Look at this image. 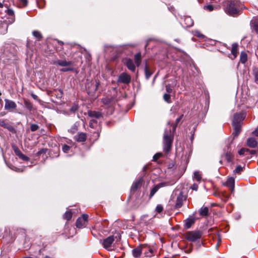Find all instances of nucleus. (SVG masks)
Wrapping results in <instances>:
<instances>
[{
  "instance_id": "40",
  "label": "nucleus",
  "mask_w": 258,
  "mask_h": 258,
  "mask_svg": "<svg viewBox=\"0 0 258 258\" xmlns=\"http://www.w3.org/2000/svg\"><path fill=\"white\" fill-rule=\"evenodd\" d=\"M182 116H183V115H181L180 117H178L176 119V123L173 125V126L172 127V132H173V133H174L175 131L176 127L177 126V124L180 121V120L181 119Z\"/></svg>"
},
{
  "instance_id": "62",
  "label": "nucleus",
  "mask_w": 258,
  "mask_h": 258,
  "mask_svg": "<svg viewBox=\"0 0 258 258\" xmlns=\"http://www.w3.org/2000/svg\"><path fill=\"white\" fill-rule=\"evenodd\" d=\"M255 54L257 56H258V48L257 49V51L255 52Z\"/></svg>"
},
{
  "instance_id": "4",
  "label": "nucleus",
  "mask_w": 258,
  "mask_h": 258,
  "mask_svg": "<svg viewBox=\"0 0 258 258\" xmlns=\"http://www.w3.org/2000/svg\"><path fill=\"white\" fill-rule=\"evenodd\" d=\"M201 233L199 231H189L187 233L186 238L189 241L194 242L200 239Z\"/></svg>"
},
{
  "instance_id": "60",
  "label": "nucleus",
  "mask_w": 258,
  "mask_h": 258,
  "mask_svg": "<svg viewBox=\"0 0 258 258\" xmlns=\"http://www.w3.org/2000/svg\"><path fill=\"white\" fill-rule=\"evenodd\" d=\"M31 96L34 99H37V96L36 95L32 94Z\"/></svg>"
},
{
  "instance_id": "5",
  "label": "nucleus",
  "mask_w": 258,
  "mask_h": 258,
  "mask_svg": "<svg viewBox=\"0 0 258 258\" xmlns=\"http://www.w3.org/2000/svg\"><path fill=\"white\" fill-rule=\"evenodd\" d=\"M114 241V236H110L105 238L102 242V245L104 248L108 250H111L112 244Z\"/></svg>"
},
{
  "instance_id": "28",
  "label": "nucleus",
  "mask_w": 258,
  "mask_h": 258,
  "mask_svg": "<svg viewBox=\"0 0 258 258\" xmlns=\"http://www.w3.org/2000/svg\"><path fill=\"white\" fill-rule=\"evenodd\" d=\"M231 53L233 55V58H235L237 56V54L238 53V45L236 43H234L232 44Z\"/></svg>"
},
{
  "instance_id": "11",
  "label": "nucleus",
  "mask_w": 258,
  "mask_h": 258,
  "mask_svg": "<svg viewBox=\"0 0 258 258\" xmlns=\"http://www.w3.org/2000/svg\"><path fill=\"white\" fill-rule=\"evenodd\" d=\"M244 118L243 114L241 113L235 114L232 120V124H241V122Z\"/></svg>"
},
{
  "instance_id": "64",
  "label": "nucleus",
  "mask_w": 258,
  "mask_h": 258,
  "mask_svg": "<svg viewBox=\"0 0 258 258\" xmlns=\"http://www.w3.org/2000/svg\"><path fill=\"white\" fill-rule=\"evenodd\" d=\"M146 169H147V167H146V166H144V167H143V170H144V171H145Z\"/></svg>"
},
{
  "instance_id": "14",
  "label": "nucleus",
  "mask_w": 258,
  "mask_h": 258,
  "mask_svg": "<svg viewBox=\"0 0 258 258\" xmlns=\"http://www.w3.org/2000/svg\"><path fill=\"white\" fill-rule=\"evenodd\" d=\"M88 115L92 118L100 119L103 118V114L99 111L89 110L88 111Z\"/></svg>"
},
{
  "instance_id": "56",
  "label": "nucleus",
  "mask_w": 258,
  "mask_h": 258,
  "mask_svg": "<svg viewBox=\"0 0 258 258\" xmlns=\"http://www.w3.org/2000/svg\"><path fill=\"white\" fill-rule=\"evenodd\" d=\"M11 169L14 171H16L17 172H22L23 170L21 169L20 168H18L15 167H13V168H11Z\"/></svg>"
},
{
  "instance_id": "45",
  "label": "nucleus",
  "mask_w": 258,
  "mask_h": 258,
  "mask_svg": "<svg viewBox=\"0 0 258 258\" xmlns=\"http://www.w3.org/2000/svg\"><path fill=\"white\" fill-rule=\"evenodd\" d=\"M38 125L36 124H32L30 126V129L32 132H35L37 131L38 129Z\"/></svg>"
},
{
  "instance_id": "59",
  "label": "nucleus",
  "mask_w": 258,
  "mask_h": 258,
  "mask_svg": "<svg viewBox=\"0 0 258 258\" xmlns=\"http://www.w3.org/2000/svg\"><path fill=\"white\" fill-rule=\"evenodd\" d=\"M197 36L200 38H202L204 36L203 34H201L199 32L197 33Z\"/></svg>"
},
{
  "instance_id": "57",
  "label": "nucleus",
  "mask_w": 258,
  "mask_h": 258,
  "mask_svg": "<svg viewBox=\"0 0 258 258\" xmlns=\"http://www.w3.org/2000/svg\"><path fill=\"white\" fill-rule=\"evenodd\" d=\"M0 125L4 127H6L7 124L5 122L4 120H0Z\"/></svg>"
},
{
  "instance_id": "10",
  "label": "nucleus",
  "mask_w": 258,
  "mask_h": 258,
  "mask_svg": "<svg viewBox=\"0 0 258 258\" xmlns=\"http://www.w3.org/2000/svg\"><path fill=\"white\" fill-rule=\"evenodd\" d=\"M5 109L6 110L11 111L12 109H16L17 107V105L16 103L11 100H9L8 99H5Z\"/></svg>"
},
{
  "instance_id": "30",
  "label": "nucleus",
  "mask_w": 258,
  "mask_h": 258,
  "mask_svg": "<svg viewBox=\"0 0 258 258\" xmlns=\"http://www.w3.org/2000/svg\"><path fill=\"white\" fill-rule=\"evenodd\" d=\"M24 105L25 107L28 109L30 111L33 110V106L32 103H31L29 101L25 100L24 101Z\"/></svg>"
},
{
  "instance_id": "19",
  "label": "nucleus",
  "mask_w": 258,
  "mask_h": 258,
  "mask_svg": "<svg viewBox=\"0 0 258 258\" xmlns=\"http://www.w3.org/2000/svg\"><path fill=\"white\" fill-rule=\"evenodd\" d=\"M234 132L232 134L234 138L237 137L241 132V124H232Z\"/></svg>"
},
{
  "instance_id": "31",
  "label": "nucleus",
  "mask_w": 258,
  "mask_h": 258,
  "mask_svg": "<svg viewBox=\"0 0 258 258\" xmlns=\"http://www.w3.org/2000/svg\"><path fill=\"white\" fill-rule=\"evenodd\" d=\"M226 160L228 162H232V159L233 157V154L230 152V151H227L225 155Z\"/></svg>"
},
{
  "instance_id": "52",
  "label": "nucleus",
  "mask_w": 258,
  "mask_h": 258,
  "mask_svg": "<svg viewBox=\"0 0 258 258\" xmlns=\"http://www.w3.org/2000/svg\"><path fill=\"white\" fill-rule=\"evenodd\" d=\"M77 126L76 125H74L72 126V127L70 129V132L74 134L77 131Z\"/></svg>"
},
{
  "instance_id": "1",
  "label": "nucleus",
  "mask_w": 258,
  "mask_h": 258,
  "mask_svg": "<svg viewBox=\"0 0 258 258\" xmlns=\"http://www.w3.org/2000/svg\"><path fill=\"white\" fill-rule=\"evenodd\" d=\"M173 133L170 128L169 131L166 130L165 131L163 137V150L166 153L169 152L171 149L173 140Z\"/></svg>"
},
{
  "instance_id": "39",
  "label": "nucleus",
  "mask_w": 258,
  "mask_h": 258,
  "mask_svg": "<svg viewBox=\"0 0 258 258\" xmlns=\"http://www.w3.org/2000/svg\"><path fill=\"white\" fill-rule=\"evenodd\" d=\"M170 97V95L168 94L165 93L163 95L164 100L168 103L171 102Z\"/></svg>"
},
{
  "instance_id": "6",
  "label": "nucleus",
  "mask_w": 258,
  "mask_h": 258,
  "mask_svg": "<svg viewBox=\"0 0 258 258\" xmlns=\"http://www.w3.org/2000/svg\"><path fill=\"white\" fill-rule=\"evenodd\" d=\"M186 197L183 195V192L180 191L178 195L177 196L176 203L175 205V209H179L183 205V201H185Z\"/></svg>"
},
{
  "instance_id": "20",
  "label": "nucleus",
  "mask_w": 258,
  "mask_h": 258,
  "mask_svg": "<svg viewBox=\"0 0 258 258\" xmlns=\"http://www.w3.org/2000/svg\"><path fill=\"white\" fill-rule=\"evenodd\" d=\"M143 252L142 245L138 246L132 250L133 255L135 257H138L141 255V253Z\"/></svg>"
},
{
  "instance_id": "13",
  "label": "nucleus",
  "mask_w": 258,
  "mask_h": 258,
  "mask_svg": "<svg viewBox=\"0 0 258 258\" xmlns=\"http://www.w3.org/2000/svg\"><path fill=\"white\" fill-rule=\"evenodd\" d=\"M246 145L249 148H254L257 147L258 143L255 138L250 137L247 139L246 141Z\"/></svg>"
},
{
  "instance_id": "18",
  "label": "nucleus",
  "mask_w": 258,
  "mask_h": 258,
  "mask_svg": "<svg viewBox=\"0 0 258 258\" xmlns=\"http://www.w3.org/2000/svg\"><path fill=\"white\" fill-rule=\"evenodd\" d=\"M86 138V134L84 133H80L75 137V140L78 142H85Z\"/></svg>"
},
{
  "instance_id": "36",
  "label": "nucleus",
  "mask_w": 258,
  "mask_h": 258,
  "mask_svg": "<svg viewBox=\"0 0 258 258\" xmlns=\"http://www.w3.org/2000/svg\"><path fill=\"white\" fill-rule=\"evenodd\" d=\"M33 35L38 40H40L42 38V35L39 31H34L33 32Z\"/></svg>"
},
{
  "instance_id": "21",
  "label": "nucleus",
  "mask_w": 258,
  "mask_h": 258,
  "mask_svg": "<svg viewBox=\"0 0 258 258\" xmlns=\"http://www.w3.org/2000/svg\"><path fill=\"white\" fill-rule=\"evenodd\" d=\"M250 26L258 34V20L256 19H252L250 21Z\"/></svg>"
},
{
  "instance_id": "17",
  "label": "nucleus",
  "mask_w": 258,
  "mask_h": 258,
  "mask_svg": "<svg viewBox=\"0 0 258 258\" xmlns=\"http://www.w3.org/2000/svg\"><path fill=\"white\" fill-rule=\"evenodd\" d=\"M73 63L71 61H67L66 60H57L54 62V64L61 67H67L72 65Z\"/></svg>"
},
{
  "instance_id": "41",
  "label": "nucleus",
  "mask_w": 258,
  "mask_h": 258,
  "mask_svg": "<svg viewBox=\"0 0 258 258\" xmlns=\"http://www.w3.org/2000/svg\"><path fill=\"white\" fill-rule=\"evenodd\" d=\"M78 108H79L78 105L76 103H74L73 104V105L71 107L70 111L74 113L78 109Z\"/></svg>"
},
{
  "instance_id": "54",
  "label": "nucleus",
  "mask_w": 258,
  "mask_h": 258,
  "mask_svg": "<svg viewBox=\"0 0 258 258\" xmlns=\"http://www.w3.org/2000/svg\"><path fill=\"white\" fill-rule=\"evenodd\" d=\"M191 188L193 190H197L198 188V185L196 183H194L191 186Z\"/></svg>"
},
{
  "instance_id": "27",
  "label": "nucleus",
  "mask_w": 258,
  "mask_h": 258,
  "mask_svg": "<svg viewBox=\"0 0 258 258\" xmlns=\"http://www.w3.org/2000/svg\"><path fill=\"white\" fill-rule=\"evenodd\" d=\"M200 214L202 216H207L209 213V209L207 207H202L200 209Z\"/></svg>"
},
{
  "instance_id": "58",
  "label": "nucleus",
  "mask_w": 258,
  "mask_h": 258,
  "mask_svg": "<svg viewBox=\"0 0 258 258\" xmlns=\"http://www.w3.org/2000/svg\"><path fill=\"white\" fill-rule=\"evenodd\" d=\"M252 135L258 137V128H256L253 132H252Z\"/></svg>"
},
{
  "instance_id": "23",
  "label": "nucleus",
  "mask_w": 258,
  "mask_h": 258,
  "mask_svg": "<svg viewBox=\"0 0 258 258\" xmlns=\"http://www.w3.org/2000/svg\"><path fill=\"white\" fill-rule=\"evenodd\" d=\"M7 14L10 16V19L9 21L10 23H13L15 20V16H14V12L12 9H8L6 11Z\"/></svg>"
},
{
  "instance_id": "33",
  "label": "nucleus",
  "mask_w": 258,
  "mask_h": 258,
  "mask_svg": "<svg viewBox=\"0 0 258 258\" xmlns=\"http://www.w3.org/2000/svg\"><path fill=\"white\" fill-rule=\"evenodd\" d=\"M145 76L146 78L148 80L149 79V78L152 75V73L150 72V71L149 70L147 64H146L145 67Z\"/></svg>"
},
{
  "instance_id": "32",
  "label": "nucleus",
  "mask_w": 258,
  "mask_h": 258,
  "mask_svg": "<svg viewBox=\"0 0 258 258\" xmlns=\"http://www.w3.org/2000/svg\"><path fill=\"white\" fill-rule=\"evenodd\" d=\"M248 151H249V149L247 148H242L239 151H238V153L239 155L240 156H247L248 154Z\"/></svg>"
},
{
  "instance_id": "44",
  "label": "nucleus",
  "mask_w": 258,
  "mask_h": 258,
  "mask_svg": "<svg viewBox=\"0 0 258 258\" xmlns=\"http://www.w3.org/2000/svg\"><path fill=\"white\" fill-rule=\"evenodd\" d=\"M163 210V207L161 205H158L156 206L155 211L158 213H160Z\"/></svg>"
},
{
  "instance_id": "55",
  "label": "nucleus",
  "mask_w": 258,
  "mask_h": 258,
  "mask_svg": "<svg viewBox=\"0 0 258 258\" xmlns=\"http://www.w3.org/2000/svg\"><path fill=\"white\" fill-rule=\"evenodd\" d=\"M257 153V151L256 150H249V151H248V154H249L250 155H255Z\"/></svg>"
},
{
  "instance_id": "15",
  "label": "nucleus",
  "mask_w": 258,
  "mask_h": 258,
  "mask_svg": "<svg viewBox=\"0 0 258 258\" xmlns=\"http://www.w3.org/2000/svg\"><path fill=\"white\" fill-rule=\"evenodd\" d=\"M234 184L235 179L232 177L228 178L225 183V186H228L230 188L232 192H233L234 190Z\"/></svg>"
},
{
  "instance_id": "8",
  "label": "nucleus",
  "mask_w": 258,
  "mask_h": 258,
  "mask_svg": "<svg viewBox=\"0 0 258 258\" xmlns=\"http://www.w3.org/2000/svg\"><path fill=\"white\" fill-rule=\"evenodd\" d=\"M88 218V216L87 214H83L82 217L78 218L76 223L77 227L79 228L83 227L87 222Z\"/></svg>"
},
{
  "instance_id": "29",
  "label": "nucleus",
  "mask_w": 258,
  "mask_h": 258,
  "mask_svg": "<svg viewBox=\"0 0 258 258\" xmlns=\"http://www.w3.org/2000/svg\"><path fill=\"white\" fill-rule=\"evenodd\" d=\"M102 102L105 105H110L115 102V101L112 98H105L102 99Z\"/></svg>"
},
{
  "instance_id": "34",
  "label": "nucleus",
  "mask_w": 258,
  "mask_h": 258,
  "mask_svg": "<svg viewBox=\"0 0 258 258\" xmlns=\"http://www.w3.org/2000/svg\"><path fill=\"white\" fill-rule=\"evenodd\" d=\"M252 74L254 77L255 82L257 83L258 82V69L254 68L252 70Z\"/></svg>"
},
{
  "instance_id": "50",
  "label": "nucleus",
  "mask_w": 258,
  "mask_h": 258,
  "mask_svg": "<svg viewBox=\"0 0 258 258\" xmlns=\"http://www.w3.org/2000/svg\"><path fill=\"white\" fill-rule=\"evenodd\" d=\"M19 157L22 160H24V161H28L29 160V157H28L27 156H25L24 154H23V153H22L19 156Z\"/></svg>"
},
{
  "instance_id": "9",
  "label": "nucleus",
  "mask_w": 258,
  "mask_h": 258,
  "mask_svg": "<svg viewBox=\"0 0 258 258\" xmlns=\"http://www.w3.org/2000/svg\"><path fill=\"white\" fill-rule=\"evenodd\" d=\"M123 62L129 70L133 72L135 71L136 66L132 59L130 58H125L123 59Z\"/></svg>"
},
{
  "instance_id": "63",
  "label": "nucleus",
  "mask_w": 258,
  "mask_h": 258,
  "mask_svg": "<svg viewBox=\"0 0 258 258\" xmlns=\"http://www.w3.org/2000/svg\"><path fill=\"white\" fill-rule=\"evenodd\" d=\"M3 7V4L2 3H0V8Z\"/></svg>"
},
{
  "instance_id": "48",
  "label": "nucleus",
  "mask_w": 258,
  "mask_h": 258,
  "mask_svg": "<svg viewBox=\"0 0 258 258\" xmlns=\"http://www.w3.org/2000/svg\"><path fill=\"white\" fill-rule=\"evenodd\" d=\"M204 9L211 12L214 10V7L211 5L205 6H204Z\"/></svg>"
},
{
  "instance_id": "22",
  "label": "nucleus",
  "mask_w": 258,
  "mask_h": 258,
  "mask_svg": "<svg viewBox=\"0 0 258 258\" xmlns=\"http://www.w3.org/2000/svg\"><path fill=\"white\" fill-rule=\"evenodd\" d=\"M195 218L194 217H190L186 220L185 226L186 228H189L195 222Z\"/></svg>"
},
{
  "instance_id": "2",
  "label": "nucleus",
  "mask_w": 258,
  "mask_h": 258,
  "mask_svg": "<svg viewBox=\"0 0 258 258\" xmlns=\"http://www.w3.org/2000/svg\"><path fill=\"white\" fill-rule=\"evenodd\" d=\"M237 5L238 2L237 1H231L229 2L226 7V13L231 16L237 14L239 12Z\"/></svg>"
},
{
  "instance_id": "3",
  "label": "nucleus",
  "mask_w": 258,
  "mask_h": 258,
  "mask_svg": "<svg viewBox=\"0 0 258 258\" xmlns=\"http://www.w3.org/2000/svg\"><path fill=\"white\" fill-rule=\"evenodd\" d=\"M143 252L145 256L151 257L154 256L155 251L154 247L153 246L148 245L147 244H142Z\"/></svg>"
},
{
  "instance_id": "12",
  "label": "nucleus",
  "mask_w": 258,
  "mask_h": 258,
  "mask_svg": "<svg viewBox=\"0 0 258 258\" xmlns=\"http://www.w3.org/2000/svg\"><path fill=\"white\" fill-rule=\"evenodd\" d=\"M143 182V177H140L139 179L134 181L131 186V191H135L137 189L141 186L142 183Z\"/></svg>"
},
{
  "instance_id": "38",
  "label": "nucleus",
  "mask_w": 258,
  "mask_h": 258,
  "mask_svg": "<svg viewBox=\"0 0 258 258\" xmlns=\"http://www.w3.org/2000/svg\"><path fill=\"white\" fill-rule=\"evenodd\" d=\"M194 177L198 181H200L202 179L201 175L199 171H195L194 172Z\"/></svg>"
},
{
  "instance_id": "26",
  "label": "nucleus",
  "mask_w": 258,
  "mask_h": 258,
  "mask_svg": "<svg viewBox=\"0 0 258 258\" xmlns=\"http://www.w3.org/2000/svg\"><path fill=\"white\" fill-rule=\"evenodd\" d=\"M247 60V53L244 51H242L240 53V62L244 64L245 63Z\"/></svg>"
},
{
  "instance_id": "35",
  "label": "nucleus",
  "mask_w": 258,
  "mask_h": 258,
  "mask_svg": "<svg viewBox=\"0 0 258 258\" xmlns=\"http://www.w3.org/2000/svg\"><path fill=\"white\" fill-rule=\"evenodd\" d=\"M63 217L67 220H70L72 217V213L70 211H67L64 214Z\"/></svg>"
},
{
  "instance_id": "16",
  "label": "nucleus",
  "mask_w": 258,
  "mask_h": 258,
  "mask_svg": "<svg viewBox=\"0 0 258 258\" xmlns=\"http://www.w3.org/2000/svg\"><path fill=\"white\" fill-rule=\"evenodd\" d=\"M166 185V183H164V182H161V183H160L156 185L151 189L150 194V197L151 198L152 197H153L160 188L164 187Z\"/></svg>"
},
{
  "instance_id": "46",
  "label": "nucleus",
  "mask_w": 258,
  "mask_h": 258,
  "mask_svg": "<svg viewBox=\"0 0 258 258\" xmlns=\"http://www.w3.org/2000/svg\"><path fill=\"white\" fill-rule=\"evenodd\" d=\"M62 150L63 152L68 153L69 152V151L70 150V146H69L67 145H63V146L62 147Z\"/></svg>"
},
{
  "instance_id": "53",
  "label": "nucleus",
  "mask_w": 258,
  "mask_h": 258,
  "mask_svg": "<svg viewBox=\"0 0 258 258\" xmlns=\"http://www.w3.org/2000/svg\"><path fill=\"white\" fill-rule=\"evenodd\" d=\"M166 91L169 93H171L172 91V89L171 88L169 84L166 85Z\"/></svg>"
},
{
  "instance_id": "25",
  "label": "nucleus",
  "mask_w": 258,
  "mask_h": 258,
  "mask_svg": "<svg viewBox=\"0 0 258 258\" xmlns=\"http://www.w3.org/2000/svg\"><path fill=\"white\" fill-rule=\"evenodd\" d=\"M184 21L185 26L186 27H190L194 24V22L190 17H186Z\"/></svg>"
},
{
  "instance_id": "42",
  "label": "nucleus",
  "mask_w": 258,
  "mask_h": 258,
  "mask_svg": "<svg viewBox=\"0 0 258 258\" xmlns=\"http://www.w3.org/2000/svg\"><path fill=\"white\" fill-rule=\"evenodd\" d=\"M97 121L94 119H92L90 120L89 122V126L91 128H95L96 125H97Z\"/></svg>"
},
{
  "instance_id": "51",
  "label": "nucleus",
  "mask_w": 258,
  "mask_h": 258,
  "mask_svg": "<svg viewBox=\"0 0 258 258\" xmlns=\"http://www.w3.org/2000/svg\"><path fill=\"white\" fill-rule=\"evenodd\" d=\"M19 157L22 160H24V161H28L29 160V157H28L27 156H25L24 154H23V153H22L19 156Z\"/></svg>"
},
{
  "instance_id": "61",
  "label": "nucleus",
  "mask_w": 258,
  "mask_h": 258,
  "mask_svg": "<svg viewBox=\"0 0 258 258\" xmlns=\"http://www.w3.org/2000/svg\"><path fill=\"white\" fill-rule=\"evenodd\" d=\"M22 2L23 4H25V5H27V0H22Z\"/></svg>"
},
{
  "instance_id": "24",
  "label": "nucleus",
  "mask_w": 258,
  "mask_h": 258,
  "mask_svg": "<svg viewBox=\"0 0 258 258\" xmlns=\"http://www.w3.org/2000/svg\"><path fill=\"white\" fill-rule=\"evenodd\" d=\"M141 53L138 52L134 56V60L135 63L137 67H139L140 65L141 62Z\"/></svg>"
},
{
  "instance_id": "47",
  "label": "nucleus",
  "mask_w": 258,
  "mask_h": 258,
  "mask_svg": "<svg viewBox=\"0 0 258 258\" xmlns=\"http://www.w3.org/2000/svg\"><path fill=\"white\" fill-rule=\"evenodd\" d=\"M162 156V154L161 153H157L155 155H154L153 158L154 161H157L160 157Z\"/></svg>"
},
{
  "instance_id": "7",
  "label": "nucleus",
  "mask_w": 258,
  "mask_h": 258,
  "mask_svg": "<svg viewBox=\"0 0 258 258\" xmlns=\"http://www.w3.org/2000/svg\"><path fill=\"white\" fill-rule=\"evenodd\" d=\"M131 81V77L126 73H121L118 77L117 82L125 84H129Z\"/></svg>"
},
{
  "instance_id": "43",
  "label": "nucleus",
  "mask_w": 258,
  "mask_h": 258,
  "mask_svg": "<svg viewBox=\"0 0 258 258\" xmlns=\"http://www.w3.org/2000/svg\"><path fill=\"white\" fill-rule=\"evenodd\" d=\"M13 148L15 153L17 156L19 157L22 153L21 151L16 146H14Z\"/></svg>"
},
{
  "instance_id": "49",
  "label": "nucleus",
  "mask_w": 258,
  "mask_h": 258,
  "mask_svg": "<svg viewBox=\"0 0 258 258\" xmlns=\"http://www.w3.org/2000/svg\"><path fill=\"white\" fill-rule=\"evenodd\" d=\"M74 70V69L72 68H62L60 70L61 72H72Z\"/></svg>"
},
{
  "instance_id": "37",
  "label": "nucleus",
  "mask_w": 258,
  "mask_h": 258,
  "mask_svg": "<svg viewBox=\"0 0 258 258\" xmlns=\"http://www.w3.org/2000/svg\"><path fill=\"white\" fill-rule=\"evenodd\" d=\"M243 167H242L241 166L238 165L233 171V172L234 174H240L243 170Z\"/></svg>"
}]
</instances>
